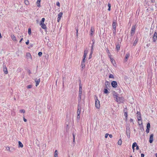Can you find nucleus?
Wrapping results in <instances>:
<instances>
[{
	"label": "nucleus",
	"instance_id": "22",
	"mask_svg": "<svg viewBox=\"0 0 157 157\" xmlns=\"http://www.w3.org/2000/svg\"><path fill=\"white\" fill-rule=\"evenodd\" d=\"M58 151L57 150H56L54 152V157H58Z\"/></svg>",
	"mask_w": 157,
	"mask_h": 157
},
{
	"label": "nucleus",
	"instance_id": "50",
	"mask_svg": "<svg viewBox=\"0 0 157 157\" xmlns=\"http://www.w3.org/2000/svg\"><path fill=\"white\" fill-rule=\"evenodd\" d=\"M80 112H78L77 111V115H80Z\"/></svg>",
	"mask_w": 157,
	"mask_h": 157
},
{
	"label": "nucleus",
	"instance_id": "13",
	"mask_svg": "<svg viewBox=\"0 0 157 157\" xmlns=\"http://www.w3.org/2000/svg\"><path fill=\"white\" fill-rule=\"evenodd\" d=\"M130 56V54L128 53H127L125 56V59H124V61L125 62H126L127 61L128 59V58Z\"/></svg>",
	"mask_w": 157,
	"mask_h": 157
},
{
	"label": "nucleus",
	"instance_id": "64",
	"mask_svg": "<svg viewBox=\"0 0 157 157\" xmlns=\"http://www.w3.org/2000/svg\"><path fill=\"white\" fill-rule=\"evenodd\" d=\"M113 33H116V32H115L114 29V30L113 31Z\"/></svg>",
	"mask_w": 157,
	"mask_h": 157
},
{
	"label": "nucleus",
	"instance_id": "42",
	"mask_svg": "<svg viewBox=\"0 0 157 157\" xmlns=\"http://www.w3.org/2000/svg\"><path fill=\"white\" fill-rule=\"evenodd\" d=\"M45 21V18H43L40 21V22H44Z\"/></svg>",
	"mask_w": 157,
	"mask_h": 157
},
{
	"label": "nucleus",
	"instance_id": "32",
	"mask_svg": "<svg viewBox=\"0 0 157 157\" xmlns=\"http://www.w3.org/2000/svg\"><path fill=\"white\" fill-rule=\"evenodd\" d=\"M3 71H4V73L5 74H7L8 73V71H7V69L6 70L5 69H3Z\"/></svg>",
	"mask_w": 157,
	"mask_h": 157
},
{
	"label": "nucleus",
	"instance_id": "35",
	"mask_svg": "<svg viewBox=\"0 0 157 157\" xmlns=\"http://www.w3.org/2000/svg\"><path fill=\"white\" fill-rule=\"evenodd\" d=\"M32 87V85H28L27 86V88L28 89H30Z\"/></svg>",
	"mask_w": 157,
	"mask_h": 157
},
{
	"label": "nucleus",
	"instance_id": "14",
	"mask_svg": "<svg viewBox=\"0 0 157 157\" xmlns=\"http://www.w3.org/2000/svg\"><path fill=\"white\" fill-rule=\"evenodd\" d=\"M112 26L113 29H114L115 32H116V23L113 21L112 24Z\"/></svg>",
	"mask_w": 157,
	"mask_h": 157
},
{
	"label": "nucleus",
	"instance_id": "52",
	"mask_svg": "<svg viewBox=\"0 0 157 157\" xmlns=\"http://www.w3.org/2000/svg\"><path fill=\"white\" fill-rule=\"evenodd\" d=\"M144 154L142 153L141 154V157H144Z\"/></svg>",
	"mask_w": 157,
	"mask_h": 157
},
{
	"label": "nucleus",
	"instance_id": "55",
	"mask_svg": "<svg viewBox=\"0 0 157 157\" xmlns=\"http://www.w3.org/2000/svg\"><path fill=\"white\" fill-rule=\"evenodd\" d=\"M139 149V146L137 145V146H136V149L138 150Z\"/></svg>",
	"mask_w": 157,
	"mask_h": 157
},
{
	"label": "nucleus",
	"instance_id": "6",
	"mask_svg": "<svg viewBox=\"0 0 157 157\" xmlns=\"http://www.w3.org/2000/svg\"><path fill=\"white\" fill-rule=\"evenodd\" d=\"M117 82L115 81H112L111 82V85L113 88H116L117 86Z\"/></svg>",
	"mask_w": 157,
	"mask_h": 157
},
{
	"label": "nucleus",
	"instance_id": "41",
	"mask_svg": "<svg viewBox=\"0 0 157 157\" xmlns=\"http://www.w3.org/2000/svg\"><path fill=\"white\" fill-rule=\"evenodd\" d=\"M114 98H115L116 99L117 98V97H118L117 96V95L116 94H115L114 95Z\"/></svg>",
	"mask_w": 157,
	"mask_h": 157
},
{
	"label": "nucleus",
	"instance_id": "61",
	"mask_svg": "<svg viewBox=\"0 0 157 157\" xmlns=\"http://www.w3.org/2000/svg\"><path fill=\"white\" fill-rule=\"evenodd\" d=\"M132 149H133V152H134V150H135V148H134V147H133V148H132Z\"/></svg>",
	"mask_w": 157,
	"mask_h": 157
},
{
	"label": "nucleus",
	"instance_id": "27",
	"mask_svg": "<svg viewBox=\"0 0 157 157\" xmlns=\"http://www.w3.org/2000/svg\"><path fill=\"white\" fill-rule=\"evenodd\" d=\"M25 3L26 5H28L29 4V2L27 0H25Z\"/></svg>",
	"mask_w": 157,
	"mask_h": 157
},
{
	"label": "nucleus",
	"instance_id": "53",
	"mask_svg": "<svg viewBox=\"0 0 157 157\" xmlns=\"http://www.w3.org/2000/svg\"><path fill=\"white\" fill-rule=\"evenodd\" d=\"M23 120H24V121L25 122H26V121H27V120H26V119H25V118H24V117H23Z\"/></svg>",
	"mask_w": 157,
	"mask_h": 157
},
{
	"label": "nucleus",
	"instance_id": "31",
	"mask_svg": "<svg viewBox=\"0 0 157 157\" xmlns=\"http://www.w3.org/2000/svg\"><path fill=\"white\" fill-rule=\"evenodd\" d=\"M150 128V124L149 123H148L147 125V128Z\"/></svg>",
	"mask_w": 157,
	"mask_h": 157
},
{
	"label": "nucleus",
	"instance_id": "23",
	"mask_svg": "<svg viewBox=\"0 0 157 157\" xmlns=\"http://www.w3.org/2000/svg\"><path fill=\"white\" fill-rule=\"evenodd\" d=\"M110 61H111V63L114 65V64L115 63V61L113 60V58H111V57L110 58Z\"/></svg>",
	"mask_w": 157,
	"mask_h": 157
},
{
	"label": "nucleus",
	"instance_id": "59",
	"mask_svg": "<svg viewBox=\"0 0 157 157\" xmlns=\"http://www.w3.org/2000/svg\"><path fill=\"white\" fill-rule=\"evenodd\" d=\"M93 51L91 50V52L90 53V55H92V54H93Z\"/></svg>",
	"mask_w": 157,
	"mask_h": 157
},
{
	"label": "nucleus",
	"instance_id": "46",
	"mask_svg": "<svg viewBox=\"0 0 157 157\" xmlns=\"http://www.w3.org/2000/svg\"><path fill=\"white\" fill-rule=\"evenodd\" d=\"M109 134H108V133H106L105 134V137L106 138H107L108 136H109Z\"/></svg>",
	"mask_w": 157,
	"mask_h": 157
},
{
	"label": "nucleus",
	"instance_id": "11",
	"mask_svg": "<svg viewBox=\"0 0 157 157\" xmlns=\"http://www.w3.org/2000/svg\"><path fill=\"white\" fill-rule=\"evenodd\" d=\"M136 114H137V117L138 121H140L141 119L140 112H137Z\"/></svg>",
	"mask_w": 157,
	"mask_h": 157
},
{
	"label": "nucleus",
	"instance_id": "57",
	"mask_svg": "<svg viewBox=\"0 0 157 157\" xmlns=\"http://www.w3.org/2000/svg\"><path fill=\"white\" fill-rule=\"evenodd\" d=\"M91 57H92V55L90 54L89 55V59L91 58Z\"/></svg>",
	"mask_w": 157,
	"mask_h": 157
},
{
	"label": "nucleus",
	"instance_id": "1",
	"mask_svg": "<svg viewBox=\"0 0 157 157\" xmlns=\"http://www.w3.org/2000/svg\"><path fill=\"white\" fill-rule=\"evenodd\" d=\"M82 93V86L80 84H79V90L78 94V101H80L81 98V96Z\"/></svg>",
	"mask_w": 157,
	"mask_h": 157
},
{
	"label": "nucleus",
	"instance_id": "47",
	"mask_svg": "<svg viewBox=\"0 0 157 157\" xmlns=\"http://www.w3.org/2000/svg\"><path fill=\"white\" fill-rule=\"evenodd\" d=\"M3 69H4L5 70L7 69L6 66L5 65H4L3 66Z\"/></svg>",
	"mask_w": 157,
	"mask_h": 157
},
{
	"label": "nucleus",
	"instance_id": "30",
	"mask_svg": "<svg viewBox=\"0 0 157 157\" xmlns=\"http://www.w3.org/2000/svg\"><path fill=\"white\" fill-rule=\"evenodd\" d=\"M108 6L109 7L108 10L109 11H110V10L111 8V4L109 3H108Z\"/></svg>",
	"mask_w": 157,
	"mask_h": 157
},
{
	"label": "nucleus",
	"instance_id": "29",
	"mask_svg": "<svg viewBox=\"0 0 157 157\" xmlns=\"http://www.w3.org/2000/svg\"><path fill=\"white\" fill-rule=\"evenodd\" d=\"M104 93L105 94H107L109 92L106 89H104Z\"/></svg>",
	"mask_w": 157,
	"mask_h": 157
},
{
	"label": "nucleus",
	"instance_id": "3",
	"mask_svg": "<svg viewBox=\"0 0 157 157\" xmlns=\"http://www.w3.org/2000/svg\"><path fill=\"white\" fill-rule=\"evenodd\" d=\"M135 29V26L134 25H133L131 31V36H133L134 34Z\"/></svg>",
	"mask_w": 157,
	"mask_h": 157
},
{
	"label": "nucleus",
	"instance_id": "51",
	"mask_svg": "<svg viewBox=\"0 0 157 157\" xmlns=\"http://www.w3.org/2000/svg\"><path fill=\"white\" fill-rule=\"evenodd\" d=\"M6 148L7 150H10V148L9 147H6Z\"/></svg>",
	"mask_w": 157,
	"mask_h": 157
},
{
	"label": "nucleus",
	"instance_id": "58",
	"mask_svg": "<svg viewBox=\"0 0 157 157\" xmlns=\"http://www.w3.org/2000/svg\"><path fill=\"white\" fill-rule=\"evenodd\" d=\"M23 40V38H21V39L20 40V41H19V42H20V43H21V41Z\"/></svg>",
	"mask_w": 157,
	"mask_h": 157
},
{
	"label": "nucleus",
	"instance_id": "49",
	"mask_svg": "<svg viewBox=\"0 0 157 157\" xmlns=\"http://www.w3.org/2000/svg\"><path fill=\"white\" fill-rule=\"evenodd\" d=\"M73 142H74L75 141V136L74 134H73Z\"/></svg>",
	"mask_w": 157,
	"mask_h": 157
},
{
	"label": "nucleus",
	"instance_id": "19",
	"mask_svg": "<svg viewBox=\"0 0 157 157\" xmlns=\"http://www.w3.org/2000/svg\"><path fill=\"white\" fill-rule=\"evenodd\" d=\"M18 147H23V145L20 141H18Z\"/></svg>",
	"mask_w": 157,
	"mask_h": 157
},
{
	"label": "nucleus",
	"instance_id": "63",
	"mask_svg": "<svg viewBox=\"0 0 157 157\" xmlns=\"http://www.w3.org/2000/svg\"><path fill=\"white\" fill-rule=\"evenodd\" d=\"M155 156L156 157H157V153H155Z\"/></svg>",
	"mask_w": 157,
	"mask_h": 157
},
{
	"label": "nucleus",
	"instance_id": "28",
	"mask_svg": "<svg viewBox=\"0 0 157 157\" xmlns=\"http://www.w3.org/2000/svg\"><path fill=\"white\" fill-rule=\"evenodd\" d=\"M137 145V144L136 142L134 143L132 145V148L135 147H136Z\"/></svg>",
	"mask_w": 157,
	"mask_h": 157
},
{
	"label": "nucleus",
	"instance_id": "39",
	"mask_svg": "<svg viewBox=\"0 0 157 157\" xmlns=\"http://www.w3.org/2000/svg\"><path fill=\"white\" fill-rule=\"evenodd\" d=\"M42 53L41 52H39L38 53V55L39 56H42Z\"/></svg>",
	"mask_w": 157,
	"mask_h": 157
},
{
	"label": "nucleus",
	"instance_id": "7",
	"mask_svg": "<svg viewBox=\"0 0 157 157\" xmlns=\"http://www.w3.org/2000/svg\"><path fill=\"white\" fill-rule=\"evenodd\" d=\"M40 25L42 29H47L46 25L44 24V22H40Z\"/></svg>",
	"mask_w": 157,
	"mask_h": 157
},
{
	"label": "nucleus",
	"instance_id": "34",
	"mask_svg": "<svg viewBox=\"0 0 157 157\" xmlns=\"http://www.w3.org/2000/svg\"><path fill=\"white\" fill-rule=\"evenodd\" d=\"M28 33L29 35L31 34V29L30 28H29L28 30Z\"/></svg>",
	"mask_w": 157,
	"mask_h": 157
},
{
	"label": "nucleus",
	"instance_id": "40",
	"mask_svg": "<svg viewBox=\"0 0 157 157\" xmlns=\"http://www.w3.org/2000/svg\"><path fill=\"white\" fill-rule=\"evenodd\" d=\"M56 5L58 6L59 7H60V4L59 2H56Z\"/></svg>",
	"mask_w": 157,
	"mask_h": 157
},
{
	"label": "nucleus",
	"instance_id": "17",
	"mask_svg": "<svg viewBox=\"0 0 157 157\" xmlns=\"http://www.w3.org/2000/svg\"><path fill=\"white\" fill-rule=\"evenodd\" d=\"M40 0H37V2H36V5L38 7H40Z\"/></svg>",
	"mask_w": 157,
	"mask_h": 157
},
{
	"label": "nucleus",
	"instance_id": "43",
	"mask_svg": "<svg viewBox=\"0 0 157 157\" xmlns=\"http://www.w3.org/2000/svg\"><path fill=\"white\" fill-rule=\"evenodd\" d=\"M79 118H80V115H77V117H76L77 120H79Z\"/></svg>",
	"mask_w": 157,
	"mask_h": 157
},
{
	"label": "nucleus",
	"instance_id": "9",
	"mask_svg": "<svg viewBox=\"0 0 157 157\" xmlns=\"http://www.w3.org/2000/svg\"><path fill=\"white\" fill-rule=\"evenodd\" d=\"M116 101L119 103L122 102L123 101L122 98L119 97H117V98H116Z\"/></svg>",
	"mask_w": 157,
	"mask_h": 157
},
{
	"label": "nucleus",
	"instance_id": "16",
	"mask_svg": "<svg viewBox=\"0 0 157 157\" xmlns=\"http://www.w3.org/2000/svg\"><path fill=\"white\" fill-rule=\"evenodd\" d=\"M124 115L125 117H126V120H127V117H128L127 112L126 111V110L125 109H124Z\"/></svg>",
	"mask_w": 157,
	"mask_h": 157
},
{
	"label": "nucleus",
	"instance_id": "60",
	"mask_svg": "<svg viewBox=\"0 0 157 157\" xmlns=\"http://www.w3.org/2000/svg\"><path fill=\"white\" fill-rule=\"evenodd\" d=\"M92 51H93V45H92V47H91V50Z\"/></svg>",
	"mask_w": 157,
	"mask_h": 157
},
{
	"label": "nucleus",
	"instance_id": "48",
	"mask_svg": "<svg viewBox=\"0 0 157 157\" xmlns=\"http://www.w3.org/2000/svg\"><path fill=\"white\" fill-rule=\"evenodd\" d=\"M29 40H28L27 41H26V42L25 44H26L28 45L29 44Z\"/></svg>",
	"mask_w": 157,
	"mask_h": 157
},
{
	"label": "nucleus",
	"instance_id": "44",
	"mask_svg": "<svg viewBox=\"0 0 157 157\" xmlns=\"http://www.w3.org/2000/svg\"><path fill=\"white\" fill-rule=\"evenodd\" d=\"M149 128H147L146 130V132L147 133L149 132Z\"/></svg>",
	"mask_w": 157,
	"mask_h": 157
},
{
	"label": "nucleus",
	"instance_id": "54",
	"mask_svg": "<svg viewBox=\"0 0 157 157\" xmlns=\"http://www.w3.org/2000/svg\"><path fill=\"white\" fill-rule=\"evenodd\" d=\"M28 72L29 73V74H30L31 73V72L30 70H29L28 71Z\"/></svg>",
	"mask_w": 157,
	"mask_h": 157
},
{
	"label": "nucleus",
	"instance_id": "37",
	"mask_svg": "<svg viewBox=\"0 0 157 157\" xmlns=\"http://www.w3.org/2000/svg\"><path fill=\"white\" fill-rule=\"evenodd\" d=\"M86 55H87L86 54H84V53L83 56V59H84L85 60V58H86Z\"/></svg>",
	"mask_w": 157,
	"mask_h": 157
},
{
	"label": "nucleus",
	"instance_id": "20",
	"mask_svg": "<svg viewBox=\"0 0 157 157\" xmlns=\"http://www.w3.org/2000/svg\"><path fill=\"white\" fill-rule=\"evenodd\" d=\"M116 48L118 51L120 50V45L119 43L117 44Z\"/></svg>",
	"mask_w": 157,
	"mask_h": 157
},
{
	"label": "nucleus",
	"instance_id": "36",
	"mask_svg": "<svg viewBox=\"0 0 157 157\" xmlns=\"http://www.w3.org/2000/svg\"><path fill=\"white\" fill-rule=\"evenodd\" d=\"M19 112L21 113H25V110L24 109H21L19 111Z\"/></svg>",
	"mask_w": 157,
	"mask_h": 157
},
{
	"label": "nucleus",
	"instance_id": "24",
	"mask_svg": "<svg viewBox=\"0 0 157 157\" xmlns=\"http://www.w3.org/2000/svg\"><path fill=\"white\" fill-rule=\"evenodd\" d=\"M81 106L78 105V106L77 111L81 112Z\"/></svg>",
	"mask_w": 157,
	"mask_h": 157
},
{
	"label": "nucleus",
	"instance_id": "5",
	"mask_svg": "<svg viewBox=\"0 0 157 157\" xmlns=\"http://www.w3.org/2000/svg\"><path fill=\"white\" fill-rule=\"evenodd\" d=\"M63 14V13L62 12H60L58 15L57 21L58 22H59L60 21L61 18Z\"/></svg>",
	"mask_w": 157,
	"mask_h": 157
},
{
	"label": "nucleus",
	"instance_id": "12",
	"mask_svg": "<svg viewBox=\"0 0 157 157\" xmlns=\"http://www.w3.org/2000/svg\"><path fill=\"white\" fill-rule=\"evenodd\" d=\"M35 82L36 83V86H37L39 84V83L40 82V78H39L38 79H37V78H36L35 79Z\"/></svg>",
	"mask_w": 157,
	"mask_h": 157
},
{
	"label": "nucleus",
	"instance_id": "38",
	"mask_svg": "<svg viewBox=\"0 0 157 157\" xmlns=\"http://www.w3.org/2000/svg\"><path fill=\"white\" fill-rule=\"evenodd\" d=\"M139 121L138 122L139 124L140 125H142V122L141 120L140 121Z\"/></svg>",
	"mask_w": 157,
	"mask_h": 157
},
{
	"label": "nucleus",
	"instance_id": "10",
	"mask_svg": "<svg viewBox=\"0 0 157 157\" xmlns=\"http://www.w3.org/2000/svg\"><path fill=\"white\" fill-rule=\"evenodd\" d=\"M153 140V134H151L150 135V138H149V142L150 143H152Z\"/></svg>",
	"mask_w": 157,
	"mask_h": 157
},
{
	"label": "nucleus",
	"instance_id": "33",
	"mask_svg": "<svg viewBox=\"0 0 157 157\" xmlns=\"http://www.w3.org/2000/svg\"><path fill=\"white\" fill-rule=\"evenodd\" d=\"M109 78H114V76L113 75L110 74L109 76Z\"/></svg>",
	"mask_w": 157,
	"mask_h": 157
},
{
	"label": "nucleus",
	"instance_id": "4",
	"mask_svg": "<svg viewBox=\"0 0 157 157\" xmlns=\"http://www.w3.org/2000/svg\"><path fill=\"white\" fill-rule=\"evenodd\" d=\"M153 41L155 42L157 40V33L156 32H155L153 36L152 37Z\"/></svg>",
	"mask_w": 157,
	"mask_h": 157
},
{
	"label": "nucleus",
	"instance_id": "21",
	"mask_svg": "<svg viewBox=\"0 0 157 157\" xmlns=\"http://www.w3.org/2000/svg\"><path fill=\"white\" fill-rule=\"evenodd\" d=\"M26 56L28 58H30V59L31 58V56L29 53V52L27 53L26 54Z\"/></svg>",
	"mask_w": 157,
	"mask_h": 157
},
{
	"label": "nucleus",
	"instance_id": "15",
	"mask_svg": "<svg viewBox=\"0 0 157 157\" xmlns=\"http://www.w3.org/2000/svg\"><path fill=\"white\" fill-rule=\"evenodd\" d=\"M11 37L12 39L15 42H16L17 41V40L16 39V37L13 35H11Z\"/></svg>",
	"mask_w": 157,
	"mask_h": 157
},
{
	"label": "nucleus",
	"instance_id": "18",
	"mask_svg": "<svg viewBox=\"0 0 157 157\" xmlns=\"http://www.w3.org/2000/svg\"><path fill=\"white\" fill-rule=\"evenodd\" d=\"M94 28H93L92 27L91 28V29H90L91 33H90V35L91 36H92L93 35L94 32Z\"/></svg>",
	"mask_w": 157,
	"mask_h": 157
},
{
	"label": "nucleus",
	"instance_id": "45",
	"mask_svg": "<svg viewBox=\"0 0 157 157\" xmlns=\"http://www.w3.org/2000/svg\"><path fill=\"white\" fill-rule=\"evenodd\" d=\"M88 52V51L87 50H86L84 51V54H87Z\"/></svg>",
	"mask_w": 157,
	"mask_h": 157
},
{
	"label": "nucleus",
	"instance_id": "62",
	"mask_svg": "<svg viewBox=\"0 0 157 157\" xmlns=\"http://www.w3.org/2000/svg\"><path fill=\"white\" fill-rule=\"evenodd\" d=\"M130 122H132L133 121V120L132 119H130Z\"/></svg>",
	"mask_w": 157,
	"mask_h": 157
},
{
	"label": "nucleus",
	"instance_id": "8",
	"mask_svg": "<svg viewBox=\"0 0 157 157\" xmlns=\"http://www.w3.org/2000/svg\"><path fill=\"white\" fill-rule=\"evenodd\" d=\"M85 66V59H82V62H81V67L83 69L84 68Z\"/></svg>",
	"mask_w": 157,
	"mask_h": 157
},
{
	"label": "nucleus",
	"instance_id": "2",
	"mask_svg": "<svg viewBox=\"0 0 157 157\" xmlns=\"http://www.w3.org/2000/svg\"><path fill=\"white\" fill-rule=\"evenodd\" d=\"M95 104L96 108L99 109L100 107V101L98 100L97 97H96V99H95Z\"/></svg>",
	"mask_w": 157,
	"mask_h": 157
},
{
	"label": "nucleus",
	"instance_id": "25",
	"mask_svg": "<svg viewBox=\"0 0 157 157\" xmlns=\"http://www.w3.org/2000/svg\"><path fill=\"white\" fill-rule=\"evenodd\" d=\"M137 41H138V39L137 38L136 39L134 42L133 45L134 46H135L136 45V44H137Z\"/></svg>",
	"mask_w": 157,
	"mask_h": 157
},
{
	"label": "nucleus",
	"instance_id": "26",
	"mask_svg": "<svg viewBox=\"0 0 157 157\" xmlns=\"http://www.w3.org/2000/svg\"><path fill=\"white\" fill-rule=\"evenodd\" d=\"M122 142L121 140L120 139L118 141L117 144L119 145H121L122 144Z\"/></svg>",
	"mask_w": 157,
	"mask_h": 157
},
{
	"label": "nucleus",
	"instance_id": "56",
	"mask_svg": "<svg viewBox=\"0 0 157 157\" xmlns=\"http://www.w3.org/2000/svg\"><path fill=\"white\" fill-rule=\"evenodd\" d=\"M109 135V136L110 138H111L113 137V136L112 134H110Z\"/></svg>",
	"mask_w": 157,
	"mask_h": 157
}]
</instances>
